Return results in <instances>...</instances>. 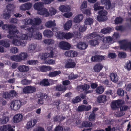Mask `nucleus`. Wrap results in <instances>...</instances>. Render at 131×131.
I'll return each instance as SVG.
<instances>
[{"label": "nucleus", "instance_id": "nucleus-1", "mask_svg": "<svg viewBox=\"0 0 131 131\" xmlns=\"http://www.w3.org/2000/svg\"><path fill=\"white\" fill-rule=\"evenodd\" d=\"M27 30L29 32L28 34L27 33V34H21L19 35H16L18 34L19 32L18 30L17 29H15L14 31L10 30L9 31V34L7 35V37L8 38H11L14 36L22 40H26L28 39V38L32 37V33L36 31V29L31 27L27 28Z\"/></svg>", "mask_w": 131, "mask_h": 131}, {"label": "nucleus", "instance_id": "nucleus-2", "mask_svg": "<svg viewBox=\"0 0 131 131\" xmlns=\"http://www.w3.org/2000/svg\"><path fill=\"white\" fill-rule=\"evenodd\" d=\"M22 103V102L19 100L12 101L10 103V107L12 110H17L21 107Z\"/></svg>", "mask_w": 131, "mask_h": 131}, {"label": "nucleus", "instance_id": "nucleus-3", "mask_svg": "<svg viewBox=\"0 0 131 131\" xmlns=\"http://www.w3.org/2000/svg\"><path fill=\"white\" fill-rule=\"evenodd\" d=\"M99 15L97 16V20L100 22L106 20L107 18L106 15L107 14V11L105 10H102L99 12Z\"/></svg>", "mask_w": 131, "mask_h": 131}, {"label": "nucleus", "instance_id": "nucleus-4", "mask_svg": "<svg viewBox=\"0 0 131 131\" xmlns=\"http://www.w3.org/2000/svg\"><path fill=\"white\" fill-rule=\"evenodd\" d=\"M124 103L123 101L121 100L118 99L113 101L111 104V107L112 110H115L122 106Z\"/></svg>", "mask_w": 131, "mask_h": 131}, {"label": "nucleus", "instance_id": "nucleus-5", "mask_svg": "<svg viewBox=\"0 0 131 131\" xmlns=\"http://www.w3.org/2000/svg\"><path fill=\"white\" fill-rule=\"evenodd\" d=\"M121 44L120 48L125 50L129 49L131 46V41H128L126 40H124L119 42Z\"/></svg>", "mask_w": 131, "mask_h": 131}, {"label": "nucleus", "instance_id": "nucleus-6", "mask_svg": "<svg viewBox=\"0 0 131 131\" xmlns=\"http://www.w3.org/2000/svg\"><path fill=\"white\" fill-rule=\"evenodd\" d=\"M58 47L62 49L67 50L71 49V46L70 43L67 41H61L59 43Z\"/></svg>", "mask_w": 131, "mask_h": 131}, {"label": "nucleus", "instance_id": "nucleus-7", "mask_svg": "<svg viewBox=\"0 0 131 131\" xmlns=\"http://www.w3.org/2000/svg\"><path fill=\"white\" fill-rule=\"evenodd\" d=\"M37 96L38 97L37 100V105L40 106L43 104L44 102L43 99H46L47 96L46 94L40 93L38 94Z\"/></svg>", "mask_w": 131, "mask_h": 131}, {"label": "nucleus", "instance_id": "nucleus-8", "mask_svg": "<svg viewBox=\"0 0 131 131\" xmlns=\"http://www.w3.org/2000/svg\"><path fill=\"white\" fill-rule=\"evenodd\" d=\"M10 39H13L12 43L13 44L16 46H24L25 45V44L26 43V42H25L23 41H22L18 39L19 38L15 37L14 36Z\"/></svg>", "mask_w": 131, "mask_h": 131}, {"label": "nucleus", "instance_id": "nucleus-9", "mask_svg": "<svg viewBox=\"0 0 131 131\" xmlns=\"http://www.w3.org/2000/svg\"><path fill=\"white\" fill-rule=\"evenodd\" d=\"M43 42L45 44L50 45V49H54L56 47V45L55 44L54 41L51 39H47L43 40Z\"/></svg>", "mask_w": 131, "mask_h": 131}, {"label": "nucleus", "instance_id": "nucleus-10", "mask_svg": "<svg viewBox=\"0 0 131 131\" xmlns=\"http://www.w3.org/2000/svg\"><path fill=\"white\" fill-rule=\"evenodd\" d=\"M36 89V88L34 86H27L23 89V91L25 94H30L35 92Z\"/></svg>", "mask_w": 131, "mask_h": 131}, {"label": "nucleus", "instance_id": "nucleus-11", "mask_svg": "<svg viewBox=\"0 0 131 131\" xmlns=\"http://www.w3.org/2000/svg\"><path fill=\"white\" fill-rule=\"evenodd\" d=\"M37 13L39 15L45 17H48L50 15V14L48 9L43 7L40 10L37 11Z\"/></svg>", "mask_w": 131, "mask_h": 131}, {"label": "nucleus", "instance_id": "nucleus-12", "mask_svg": "<svg viewBox=\"0 0 131 131\" xmlns=\"http://www.w3.org/2000/svg\"><path fill=\"white\" fill-rule=\"evenodd\" d=\"M2 29L5 30H8V33L9 34V31L10 30H11L10 29H15L16 28V26L12 24H3L2 27Z\"/></svg>", "mask_w": 131, "mask_h": 131}, {"label": "nucleus", "instance_id": "nucleus-13", "mask_svg": "<svg viewBox=\"0 0 131 131\" xmlns=\"http://www.w3.org/2000/svg\"><path fill=\"white\" fill-rule=\"evenodd\" d=\"M32 6V4L28 2L21 5L19 7L20 10H26L30 9Z\"/></svg>", "mask_w": 131, "mask_h": 131}, {"label": "nucleus", "instance_id": "nucleus-14", "mask_svg": "<svg viewBox=\"0 0 131 131\" xmlns=\"http://www.w3.org/2000/svg\"><path fill=\"white\" fill-rule=\"evenodd\" d=\"M104 57L103 56L96 55L92 56L91 60L92 62H99L104 60Z\"/></svg>", "mask_w": 131, "mask_h": 131}, {"label": "nucleus", "instance_id": "nucleus-15", "mask_svg": "<svg viewBox=\"0 0 131 131\" xmlns=\"http://www.w3.org/2000/svg\"><path fill=\"white\" fill-rule=\"evenodd\" d=\"M110 77L111 81L115 83L118 82V77L117 76L116 73L112 72L111 73L110 75Z\"/></svg>", "mask_w": 131, "mask_h": 131}, {"label": "nucleus", "instance_id": "nucleus-16", "mask_svg": "<svg viewBox=\"0 0 131 131\" xmlns=\"http://www.w3.org/2000/svg\"><path fill=\"white\" fill-rule=\"evenodd\" d=\"M107 100V96L104 95H101L97 98V101L99 103H104Z\"/></svg>", "mask_w": 131, "mask_h": 131}, {"label": "nucleus", "instance_id": "nucleus-17", "mask_svg": "<svg viewBox=\"0 0 131 131\" xmlns=\"http://www.w3.org/2000/svg\"><path fill=\"white\" fill-rule=\"evenodd\" d=\"M36 46V45L34 43L29 44L27 47L28 52L31 53H34Z\"/></svg>", "mask_w": 131, "mask_h": 131}, {"label": "nucleus", "instance_id": "nucleus-18", "mask_svg": "<svg viewBox=\"0 0 131 131\" xmlns=\"http://www.w3.org/2000/svg\"><path fill=\"white\" fill-rule=\"evenodd\" d=\"M19 71L22 72H27L29 70V67L28 66L25 65H21L19 66L17 68Z\"/></svg>", "mask_w": 131, "mask_h": 131}, {"label": "nucleus", "instance_id": "nucleus-19", "mask_svg": "<svg viewBox=\"0 0 131 131\" xmlns=\"http://www.w3.org/2000/svg\"><path fill=\"white\" fill-rule=\"evenodd\" d=\"M59 9L61 12H63L70 10V6L68 5H61L59 7Z\"/></svg>", "mask_w": 131, "mask_h": 131}, {"label": "nucleus", "instance_id": "nucleus-20", "mask_svg": "<svg viewBox=\"0 0 131 131\" xmlns=\"http://www.w3.org/2000/svg\"><path fill=\"white\" fill-rule=\"evenodd\" d=\"M45 26L48 28H51L55 27L56 26L55 20H49L47 21L45 23Z\"/></svg>", "mask_w": 131, "mask_h": 131}, {"label": "nucleus", "instance_id": "nucleus-21", "mask_svg": "<svg viewBox=\"0 0 131 131\" xmlns=\"http://www.w3.org/2000/svg\"><path fill=\"white\" fill-rule=\"evenodd\" d=\"M37 123V120L34 119L31 120L27 122L26 125V128L27 129H29L33 127Z\"/></svg>", "mask_w": 131, "mask_h": 131}, {"label": "nucleus", "instance_id": "nucleus-22", "mask_svg": "<svg viewBox=\"0 0 131 131\" xmlns=\"http://www.w3.org/2000/svg\"><path fill=\"white\" fill-rule=\"evenodd\" d=\"M44 6L41 2H38L35 3L33 5L34 9L37 11L40 10Z\"/></svg>", "mask_w": 131, "mask_h": 131}, {"label": "nucleus", "instance_id": "nucleus-23", "mask_svg": "<svg viewBox=\"0 0 131 131\" xmlns=\"http://www.w3.org/2000/svg\"><path fill=\"white\" fill-rule=\"evenodd\" d=\"M65 67L67 68H73L74 67V60L70 59L66 61Z\"/></svg>", "mask_w": 131, "mask_h": 131}, {"label": "nucleus", "instance_id": "nucleus-24", "mask_svg": "<svg viewBox=\"0 0 131 131\" xmlns=\"http://www.w3.org/2000/svg\"><path fill=\"white\" fill-rule=\"evenodd\" d=\"M23 119V116L20 114H17L13 117V121L14 123H18L21 121Z\"/></svg>", "mask_w": 131, "mask_h": 131}, {"label": "nucleus", "instance_id": "nucleus-25", "mask_svg": "<svg viewBox=\"0 0 131 131\" xmlns=\"http://www.w3.org/2000/svg\"><path fill=\"white\" fill-rule=\"evenodd\" d=\"M88 45L83 42H80L77 44V47L79 49L84 50L88 47Z\"/></svg>", "mask_w": 131, "mask_h": 131}, {"label": "nucleus", "instance_id": "nucleus-26", "mask_svg": "<svg viewBox=\"0 0 131 131\" xmlns=\"http://www.w3.org/2000/svg\"><path fill=\"white\" fill-rule=\"evenodd\" d=\"M83 16L82 14H79L74 17V23L79 24L83 20Z\"/></svg>", "mask_w": 131, "mask_h": 131}, {"label": "nucleus", "instance_id": "nucleus-27", "mask_svg": "<svg viewBox=\"0 0 131 131\" xmlns=\"http://www.w3.org/2000/svg\"><path fill=\"white\" fill-rule=\"evenodd\" d=\"M39 69L41 71L45 72L51 70L52 68L51 67L49 66L43 65L40 66Z\"/></svg>", "mask_w": 131, "mask_h": 131}, {"label": "nucleus", "instance_id": "nucleus-28", "mask_svg": "<svg viewBox=\"0 0 131 131\" xmlns=\"http://www.w3.org/2000/svg\"><path fill=\"white\" fill-rule=\"evenodd\" d=\"M41 22V19L39 18H34L32 19V25L36 26L40 24Z\"/></svg>", "mask_w": 131, "mask_h": 131}, {"label": "nucleus", "instance_id": "nucleus-29", "mask_svg": "<svg viewBox=\"0 0 131 131\" xmlns=\"http://www.w3.org/2000/svg\"><path fill=\"white\" fill-rule=\"evenodd\" d=\"M101 2L105 5L106 9H108L110 8L111 3L110 0H101Z\"/></svg>", "mask_w": 131, "mask_h": 131}, {"label": "nucleus", "instance_id": "nucleus-30", "mask_svg": "<svg viewBox=\"0 0 131 131\" xmlns=\"http://www.w3.org/2000/svg\"><path fill=\"white\" fill-rule=\"evenodd\" d=\"M74 28H78L79 30L81 32H83L85 31L86 29L84 25L82 26L79 24H76L74 25Z\"/></svg>", "mask_w": 131, "mask_h": 131}, {"label": "nucleus", "instance_id": "nucleus-31", "mask_svg": "<svg viewBox=\"0 0 131 131\" xmlns=\"http://www.w3.org/2000/svg\"><path fill=\"white\" fill-rule=\"evenodd\" d=\"M43 34L44 36L48 38H50L53 35V32L50 30L47 29L45 30L43 32Z\"/></svg>", "mask_w": 131, "mask_h": 131}, {"label": "nucleus", "instance_id": "nucleus-32", "mask_svg": "<svg viewBox=\"0 0 131 131\" xmlns=\"http://www.w3.org/2000/svg\"><path fill=\"white\" fill-rule=\"evenodd\" d=\"M96 37L97 38L101 37L99 35H97L96 32H93L92 33L87 35L86 36V37L88 39H92Z\"/></svg>", "mask_w": 131, "mask_h": 131}, {"label": "nucleus", "instance_id": "nucleus-33", "mask_svg": "<svg viewBox=\"0 0 131 131\" xmlns=\"http://www.w3.org/2000/svg\"><path fill=\"white\" fill-rule=\"evenodd\" d=\"M103 67V66L100 63L96 64L93 68L95 71L97 72H99Z\"/></svg>", "mask_w": 131, "mask_h": 131}, {"label": "nucleus", "instance_id": "nucleus-34", "mask_svg": "<svg viewBox=\"0 0 131 131\" xmlns=\"http://www.w3.org/2000/svg\"><path fill=\"white\" fill-rule=\"evenodd\" d=\"M9 117L7 116H3L0 119V122L2 124H6L9 121Z\"/></svg>", "mask_w": 131, "mask_h": 131}, {"label": "nucleus", "instance_id": "nucleus-35", "mask_svg": "<svg viewBox=\"0 0 131 131\" xmlns=\"http://www.w3.org/2000/svg\"><path fill=\"white\" fill-rule=\"evenodd\" d=\"M72 23V21L71 20H69L67 21L64 25V29L66 30L69 29L71 26Z\"/></svg>", "mask_w": 131, "mask_h": 131}, {"label": "nucleus", "instance_id": "nucleus-36", "mask_svg": "<svg viewBox=\"0 0 131 131\" xmlns=\"http://www.w3.org/2000/svg\"><path fill=\"white\" fill-rule=\"evenodd\" d=\"M56 89L57 90L64 92L66 90L67 87L64 85H60L56 86Z\"/></svg>", "mask_w": 131, "mask_h": 131}, {"label": "nucleus", "instance_id": "nucleus-37", "mask_svg": "<svg viewBox=\"0 0 131 131\" xmlns=\"http://www.w3.org/2000/svg\"><path fill=\"white\" fill-rule=\"evenodd\" d=\"M112 29L110 27L105 28L102 29L101 30V32L103 34L110 33Z\"/></svg>", "mask_w": 131, "mask_h": 131}, {"label": "nucleus", "instance_id": "nucleus-38", "mask_svg": "<svg viewBox=\"0 0 131 131\" xmlns=\"http://www.w3.org/2000/svg\"><path fill=\"white\" fill-rule=\"evenodd\" d=\"M61 72L60 71H54L50 72L48 75L50 77H54L59 75L61 73Z\"/></svg>", "mask_w": 131, "mask_h": 131}, {"label": "nucleus", "instance_id": "nucleus-39", "mask_svg": "<svg viewBox=\"0 0 131 131\" xmlns=\"http://www.w3.org/2000/svg\"><path fill=\"white\" fill-rule=\"evenodd\" d=\"M10 59L11 60L16 62H20L21 61L19 54L18 55H15L11 56Z\"/></svg>", "mask_w": 131, "mask_h": 131}, {"label": "nucleus", "instance_id": "nucleus-40", "mask_svg": "<svg viewBox=\"0 0 131 131\" xmlns=\"http://www.w3.org/2000/svg\"><path fill=\"white\" fill-rule=\"evenodd\" d=\"M8 40H1L0 41V45L6 47H8L10 46V44L8 42Z\"/></svg>", "mask_w": 131, "mask_h": 131}, {"label": "nucleus", "instance_id": "nucleus-41", "mask_svg": "<svg viewBox=\"0 0 131 131\" xmlns=\"http://www.w3.org/2000/svg\"><path fill=\"white\" fill-rule=\"evenodd\" d=\"M89 43L91 45L94 46L98 45L99 43L98 40L97 39L90 40L89 41Z\"/></svg>", "mask_w": 131, "mask_h": 131}, {"label": "nucleus", "instance_id": "nucleus-42", "mask_svg": "<svg viewBox=\"0 0 131 131\" xmlns=\"http://www.w3.org/2000/svg\"><path fill=\"white\" fill-rule=\"evenodd\" d=\"M64 54L66 56L69 57H73L74 51L72 50L67 51L64 53Z\"/></svg>", "mask_w": 131, "mask_h": 131}, {"label": "nucleus", "instance_id": "nucleus-43", "mask_svg": "<svg viewBox=\"0 0 131 131\" xmlns=\"http://www.w3.org/2000/svg\"><path fill=\"white\" fill-rule=\"evenodd\" d=\"M43 63L44 64H47L53 65L55 64V61L53 59H49L44 60Z\"/></svg>", "mask_w": 131, "mask_h": 131}, {"label": "nucleus", "instance_id": "nucleus-44", "mask_svg": "<svg viewBox=\"0 0 131 131\" xmlns=\"http://www.w3.org/2000/svg\"><path fill=\"white\" fill-rule=\"evenodd\" d=\"M93 19L90 17L86 18L85 20L84 23L86 25H91L93 23Z\"/></svg>", "mask_w": 131, "mask_h": 131}, {"label": "nucleus", "instance_id": "nucleus-45", "mask_svg": "<svg viewBox=\"0 0 131 131\" xmlns=\"http://www.w3.org/2000/svg\"><path fill=\"white\" fill-rule=\"evenodd\" d=\"M64 32H58L55 33V35L57 38L63 39L64 38Z\"/></svg>", "mask_w": 131, "mask_h": 131}, {"label": "nucleus", "instance_id": "nucleus-46", "mask_svg": "<svg viewBox=\"0 0 131 131\" xmlns=\"http://www.w3.org/2000/svg\"><path fill=\"white\" fill-rule=\"evenodd\" d=\"M32 37L34 39H41L42 38L41 34L39 32H37L36 34L32 35Z\"/></svg>", "mask_w": 131, "mask_h": 131}, {"label": "nucleus", "instance_id": "nucleus-47", "mask_svg": "<svg viewBox=\"0 0 131 131\" xmlns=\"http://www.w3.org/2000/svg\"><path fill=\"white\" fill-rule=\"evenodd\" d=\"M2 16L5 19H8L10 17V13H9L8 12H5L4 13L2 14Z\"/></svg>", "mask_w": 131, "mask_h": 131}, {"label": "nucleus", "instance_id": "nucleus-48", "mask_svg": "<svg viewBox=\"0 0 131 131\" xmlns=\"http://www.w3.org/2000/svg\"><path fill=\"white\" fill-rule=\"evenodd\" d=\"M21 61L22 60H24L27 57V54L26 53L24 52H21L19 54Z\"/></svg>", "mask_w": 131, "mask_h": 131}, {"label": "nucleus", "instance_id": "nucleus-49", "mask_svg": "<svg viewBox=\"0 0 131 131\" xmlns=\"http://www.w3.org/2000/svg\"><path fill=\"white\" fill-rule=\"evenodd\" d=\"M73 36V34L70 32L64 33V38L68 40L71 38Z\"/></svg>", "mask_w": 131, "mask_h": 131}, {"label": "nucleus", "instance_id": "nucleus-50", "mask_svg": "<svg viewBox=\"0 0 131 131\" xmlns=\"http://www.w3.org/2000/svg\"><path fill=\"white\" fill-rule=\"evenodd\" d=\"M125 68L128 71L131 70V60H128L126 63Z\"/></svg>", "mask_w": 131, "mask_h": 131}, {"label": "nucleus", "instance_id": "nucleus-51", "mask_svg": "<svg viewBox=\"0 0 131 131\" xmlns=\"http://www.w3.org/2000/svg\"><path fill=\"white\" fill-rule=\"evenodd\" d=\"M113 38L110 37H107L104 38L103 39V42L105 43L111 42L113 40Z\"/></svg>", "mask_w": 131, "mask_h": 131}, {"label": "nucleus", "instance_id": "nucleus-52", "mask_svg": "<svg viewBox=\"0 0 131 131\" xmlns=\"http://www.w3.org/2000/svg\"><path fill=\"white\" fill-rule=\"evenodd\" d=\"M93 8L94 10L95 11L99 10L103 8L102 7L100 6L99 3L97 2L96 3L94 4Z\"/></svg>", "mask_w": 131, "mask_h": 131}, {"label": "nucleus", "instance_id": "nucleus-53", "mask_svg": "<svg viewBox=\"0 0 131 131\" xmlns=\"http://www.w3.org/2000/svg\"><path fill=\"white\" fill-rule=\"evenodd\" d=\"M24 24L25 25L30 24L32 25V19L29 18L23 20Z\"/></svg>", "mask_w": 131, "mask_h": 131}, {"label": "nucleus", "instance_id": "nucleus-54", "mask_svg": "<svg viewBox=\"0 0 131 131\" xmlns=\"http://www.w3.org/2000/svg\"><path fill=\"white\" fill-rule=\"evenodd\" d=\"M104 91L103 87L102 86L97 87L96 90V93L99 94H102L103 92Z\"/></svg>", "mask_w": 131, "mask_h": 131}, {"label": "nucleus", "instance_id": "nucleus-55", "mask_svg": "<svg viewBox=\"0 0 131 131\" xmlns=\"http://www.w3.org/2000/svg\"><path fill=\"white\" fill-rule=\"evenodd\" d=\"M117 93L119 96H123L124 95V91L121 88L118 89L117 91Z\"/></svg>", "mask_w": 131, "mask_h": 131}, {"label": "nucleus", "instance_id": "nucleus-56", "mask_svg": "<svg viewBox=\"0 0 131 131\" xmlns=\"http://www.w3.org/2000/svg\"><path fill=\"white\" fill-rule=\"evenodd\" d=\"M92 124L89 121H84L82 122V125L83 127H88L91 126Z\"/></svg>", "mask_w": 131, "mask_h": 131}, {"label": "nucleus", "instance_id": "nucleus-57", "mask_svg": "<svg viewBox=\"0 0 131 131\" xmlns=\"http://www.w3.org/2000/svg\"><path fill=\"white\" fill-rule=\"evenodd\" d=\"M48 79H44L40 83V84L42 85H48L49 83Z\"/></svg>", "mask_w": 131, "mask_h": 131}, {"label": "nucleus", "instance_id": "nucleus-58", "mask_svg": "<svg viewBox=\"0 0 131 131\" xmlns=\"http://www.w3.org/2000/svg\"><path fill=\"white\" fill-rule=\"evenodd\" d=\"M118 56L120 58H124L126 57L127 54L124 52H119L118 54Z\"/></svg>", "mask_w": 131, "mask_h": 131}, {"label": "nucleus", "instance_id": "nucleus-59", "mask_svg": "<svg viewBox=\"0 0 131 131\" xmlns=\"http://www.w3.org/2000/svg\"><path fill=\"white\" fill-rule=\"evenodd\" d=\"M95 117L96 114L95 113H91L89 116V120L90 121H93L95 120Z\"/></svg>", "mask_w": 131, "mask_h": 131}, {"label": "nucleus", "instance_id": "nucleus-60", "mask_svg": "<svg viewBox=\"0 0 131 131\" xmlns=\"http://www.w3.org/2000/svg\"><path fill=\"white\" fill-rule=\"evenodd\" d=\"M85 105H79L78 107L77 110L78 112H82L85 111Z\"/></svg>", "mask_w": 131, "mask_h": 131}, {"label": "nucleus", "instance_id": "nucleus-61", "mask_svg": "<svg viewBox=\"0 0 131 131\" xmlns=\"http://www.w3.org/2000/svg\"><path fill=\"white\" fill-rule=\"evenodd\" d=\"M31 80L25 79L21 81V83L23 85H28L31 83Z\"/></svg>", "mask_w": 131, "mask_h": 131}, {"label": "nucleus", "instance_id": "nucleus-62", "mask_svg": "<svg viewBox=\"0 0 131 131\" xmlns=\"http://www.w3.org/2000/svg\"><path fill=\"white\" fill-rule=\"evenodd\" d=\"M123 21V19L121 17H117L114 20L115 24L121 23Z\"/></svg>", "mask_w": 131, "mask_h": 131}, {"label": "nucleus", "instance_id": "nucleus-63", "mask_svg": "<svg viewBox=\"0 0 131 131\" xmlns=\"http://www.w3.org/2000/svg\"><path fill=\"white\" fill-rule=\"evenodd\" d=\"M50 15L51 16L54 15L56 13V10L53 7H51L49 9Z\"/></svg>", "mask_w": 131, "mask_h": 131}, {"label": "nucleus", "instance_id": "nucleus-64", "mask_svg": "<svg viewBox=\"0 0 131 131\" xmlns=\"http://www.w3.org/2000/svg\"><path fill=\"white\" fill-rule=\"evenodd\" d=\"M18 49L16 47H13L11 48L10 50V53L16 54L18 52Z\"/></svg>", "mask_w": 131, "mask_h": 131}]
</instances>
